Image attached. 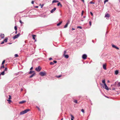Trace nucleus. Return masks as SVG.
<instances>
[{
  "instance_id": "obj_1",
  "label": "nucleus",
  "mask_w": 120,
  "mask_h": 120,
  "mask_svg": "<svg viewBox=\"0 0 120 120\" xmlns=\"http://www.w3.org/2000/svg\"><path fill=\"white\" fill-rule=\"evenodd\" d=\"M40 75L41 76H44L46 75V73L45 71L41 72L39 73Z\"/></svg>"
},
{
  "instance_id": "obj_2",
  "label": "nucleus",
  "mask_w": 120,
  "mask_h": 120,
  "mask_svg": "<svg viewBox=\"0 0 120 120\" xmlns=\"http://www.w3.org/2000/svg\"><path fill=\"white\" fill-rule=\"evenodd\" d=\"M41 69V68L40 66H39L38 67L36 68L35 70L38 72H39L40 71Z\"/></svg>"
},
{
  "instance_id": "obj_3",
  "label": "nucleus",
  "mask_w": 120,
  "mask_h": 120,
  "mask_svg": "<svg viewBox=\"0 0 120 120\" xmlns=\"http://www.w3.org/2000/svg\"><path fill=\"white\" fill-rule=\"evenodd\" d=\"M20 35V33L18 34L17 35H16L15 36L13 37V39H15L16 38H18L19 36Z\"/></svg>"
},
{
  "instance_id": "obj_4",
  "label": "nucleus",
  "mask_w": 120,
  "mask_h": 120,
  "mask_svg": "<svg viewBox=\"0 0 120 120\" xmlns=\"http://www.w3.org/2000/svg\"><path fill=\"white\" fill-rule=\"evenodd\" d=\"M87 57V56L86 55L84 54L82 56V57L83 59H86Z\"/></svg>"
},
{
  "instance_id": "obj_5",
  "label": "nucleus",
  "mask_w": 120,
  "mask_h": 120,
  "mask_svg": "<svg viewBox=\"0 0 120 120\" xmlns=\"http://www.w3.org/2000/svg\"><path fill=\"white\" fill-rule=\"evenodd\" d=\"M25 113H26L25 112V110H24L20 112V114L21 115H23Z\"/></svg>"
},
{
  "instance_id": "obj_6",
  "label": "nucleus",
  "mask_w": 120,
  "mask_h": 120,
  "mask_svg": "<svg viewBox=\"0 0 120 120\" xmlns=\"http://www.w3.org/2000/svg\"><path fill=\"white\" fill-rule=\"evenodd\" d=\"M103 67L104 69L106 70V64H103Z\"/></svg>"
},
{
  "instance_id": "obj_7",
  "label": "nucleus",
  "mask_w": 120,
  "mask_h": 120,
  "mask_svg": "<svg viewBox=\"0 0 120 120\" xmlns=\"http://www.w3.org/2000/svg\"><path fill=\"white\" fill-rule=\"evenodd\" d=\"M112 47H113V48H115V49H118V50H119V48H118V47H116V46L115 45H112Z\"/></svg>"
},
{
  "instance_id": "obj_8",
  "label": "nucleus",
  "mask_w": 120,
  "mask_h": 120,
  "mask_svg": "<svg viewBox=\"0 0 120 120\" xmlns=\"http://www.w3.org/2000/svg\"><path fill=\"white\" fill-rule=\"evenodd\" d=\"M104 85L105 86V89L107 90H109V88L106 85V84H104Z\"/></svg>"
},
{
  "instance_id": "obj_9",
  "label": "nucleus",
  "mask_w": 120,
  "mask_h": 120,
  "mask_svg": "<svg viewBox=\"0 0 120 120\" xmlns=\"http://www.w3.org/2000/svg\"><path fill=\"white\" fill-rule=\"evenodd\" d=\"M56 8H54L52 9L51 11L50 12L51 13H53L54 11L56 10Z\"/></svg>"
},
{
  "instance_id": "obj_10",
  "label": "nucleus",
  "mask_w": 120,
  "mask_h": 120,
  "mask_svg": "<svg viewBox=\"0 0 120 120\" xmlns=\"http://www.w3.org/2000/svg\"><path fill=\"white\" fill-rule=\"evenodd\" d=\"M69 23V22H68L65 25V26H64V28H67L68 26V24Z\"/></svg>"
},
{
  "instance_id": "obj_11",
  "label": "nucleus",
  "mask_w": 120,
  "mask_h": 120,
  "mask_svg": "<svg viewBox=\"0 0 120 120\" xmlns=\"http://www.w3.org/2000/svg\"><path fill=\"white\" fill-rule=\"evenodd\" d=\"M110 17V15L108 13H107V14H106L105 17H107L108 18H109Z\"/></svg>"
},
{
  "instance_id": "obj_12",
  "label": "nucleus",
  "mask_w": 120,
  "mask_h": 120,
  "mask_svg": "<svg viewBox=\"0 0 120 120\" xmlns=\"http://www.w3.org/2000/svg\"><path fill=\"white\" fill-rule=\"evenodd\" d=\"M0 37L2 38H4V34H1L0 35Z\"/></svg>"
},
{
  "instance_id": "obj_13",
  "label": "nucleus",
  "mask_w": 120,
  "mask_h": 120,
  "mask_svg": "<svg viewBox=\"0 0 120 120\" xmlns=\"http://www.w3.org/2000/svg\"><path fill=\"white\" fill-rule=\"evenodd\" d=\"M32 36L33 37V39L34 40H35V41H36V40H35V37H36V35H33Z\"/></svg>"
},
{
  "instance_id": "obj_14",
  "label": "nucleus",
  "mask_w": 120,
  "mask_h": 120,
  "mask_svg": "<svg viewBox=\"0 0 120 120\" xmlns=\"http://www.w3.org/2000/svg\"><path fill=\"white\" fill-rule=\"evenodd\" d=\"M26 102V101H21L19 103V104H22L23 103H24Z\"/></svg>"
},
{
  "instance_id": "obj_15",
  "label": "nucleus",
  "mask_w": 120,
  "mask_h": 120,
  "mask_svg": "<svg viewBox=\"0 0 120 120\" xmlns=\"http://www.w3.org/2000/svg\"><path fill=\"white\" fill-rule=\"evenodd\" d=\"M35 75V73H34L33 74L31 75L29 77L30 78H31L32 77L34 76Z\"/></svg>"
},
{
  "instance_id": "obj_16",
  "label": "nucleus",
  "mask_w": 120,
  "mask_h": 120,
  "mask_svg": "<svg viewBox=\"0 0 120 120\" xmlns=\"http://www.w3.org/2000/svg\"><path fill=\"white\" fill-rule=\"evenodd\" d=\"M70 115L71 117V120H74L73 119L74 118V116L72 114H70Z\"/></svg>"
},
{
  "instance_id": "obj_17",
  "label": "nucleus",
  "mask_w": 120,
  "mask_h": 120,
  "mask_svg": "<svg viewBox=\"0 0 120 120\" xmlns=\"http://www.w3.org/2000/svg\"><path fill=\"white\" fill-rule=\"evenodd\" d=\"M62 23V21H61L59 23L57 24V25L58 26H59Z\"/></svg>"
},
{
  "instance_id": "obj_18",
  "label": "nucleus",
  "mask_w": 120,
  "mask_h": 120,
  "mask_svg": "<svg viewBox=\"0 0 120 120\" xmlns=\"http://www.w3.org/2000/svg\"><path fill=\"white\" fill-rule=\"evenodd\" d=\"M119 72L118 71V70H116L115 71V74L116 75H117L118 73Z\"/></svg>"
},
{
  "instance_id": "obj_19",
  "label": "nucleus",
  "mask_w": 120,
  "mask_h": 120,
  "mask_svg": "<svg viewBox=\"0 0 120 120\" xmlns=\"http://www.w3.org/2000/svg\"><path fill=\"white\" fill-rule=\"evenodd\" d=\"M4 75V71H3V72H2L0 74V76L2 75Z\"/></svg>"
},
{
  "instance_id": "obj_20",
  "label": "nucleus",
  "mask_w": 120,
  "mask_h": 120,
  "mask_svg": "<svg viewBox=\"0 0 120 120\" xmlns=\"http://www.w3.org/2000/svg\"><path fill=\"white\" fill-rule=\"evenodd\" d=\"M64 56L67 59L69 57V56L68 55H65Z\"/></svg>"
},
{
  "instance_id": "obj_21",
  "label": "nucleus",
  "mask_w": 120,
  "mask_h": 120,
  "mask_svg": "<svg viewBox=\"0 0 120 120\" xmlns=\"http://www.w3.org/2000/svg\"><path fill=\"white\" fill-rule=\"evenodd\" d=\"M7 101H8V103L9 104H10L11 101L10 99H8L7 100Z\"/></svg>"
},
{
  "instance_id": "obj_22",
  "label": "nucleus",
  "mask_w": 120,
  "mask_h": 120,
  "mask_svg": "<svg viewBox=\"0 0 120 120\" xmlns=\"http://www.w3.org/2000/svg\"><path fill=\"white\" fill-rule=\"evenodd\" d=\"M30 110L29 109H26L25 110V112L26 113L29 111Z\"/></svg>"
},
{
  "instance_id": "obj_23",
  "label": "nucleus",
  "mask_w": 120,
  "mask_h": 120,
  "mask_svg": "<svg viewBox=\"0 0 120 120\" xmlns=\"http://www.w3.org/2000/svg\"><path fill=\"white\" fill-rule=\"evenodd\" d=\"M4 68V65H1V66L0 68V69H2V68Z\"/></svg>"
},
{
  "instance_id": "obj_24",
  "label": "nucleus",
  "mask_w": 120,
  "mask_h": 120,
  "mask_svg": "<svg viewBox=\"0 0 120 120\" xmlns=\"http://www.w3.org/2000/svg\"><path fill=\"white\" fill-rule=\"evenodd\" d=\"M58 1H57L56 0H53L52 2V3H56V2H58Z\"/></svg>"
},
{
  "instance_id": "obj_25",
  "label": "nucleus",
  "mask_w": 120,
  "mask_h": 120,
  "mask_svg": "<svg viewBox=\"0 0 120 120\" xmlns=\"http://www.w3.org/2000/svg\"><path fill=\"white\" fill-rule=\"evenodd\" d=\"M73 102H75V103H77V100H74L73 101Z\"/></svg>"
},
{
  "instance_id": "obj_26",
  "label": "nucleus",
  "mask_w": 120,
  "mask_h": 120,
  "mask_svg": "<svg viewBox=\"0 0 120 120\" xmlns=\"http://www.w3.org/2000/svg\"><path fill=\"white\" fill-rule=\"evenodd\" d=\"M102 83L104 84H106L105 83V79L102 80Z\"/></svg>"
},
{
  "instance_id": "obj_27",
  "label": "nucleus",
  "mask_w": 120,
  "mask_h": 120,
  "mask_svg": "<svg viewBox=\"0 0 120 120\" xmlns=\"http://www.w3.org/2000/svg\"><path fill=\"white\" fill-rule=\"evenodd\" d=\"M61 76H62V75H60L59 76L57 75V76H56V77L57 78H59L60 77H61Z\"/></svg>"
},
{
  "instance_id": "obj_28",
  "label": "nucleus",
  "mask_w": 120,
  "mask_h": 120,
  "mask_svg": "<svg viewBox=\"0 0 120 120\" xmlns=\"http://www.w3.org/2000/svg\"><path fill=\"white\" fill-rule=\"evenodd\" d=\"M7 38H5L4 39V42H6L7 41Z\"/></svg>"
},
{
  "instance_id": "obj_29",
  "label": "nucleus",
  "mask_w": 120,
  "mask_h": 120,
  "mask_svg": "<svg viewBox=\"0 0 120 120\" xmlns=\"http://www.w3.org/2000/svg\"><path fill=\"white\" fill-rule=\"evenodd\" d=\"M34 72V71H30V72L29 73V74H31L33 73Z\"/></svg>"
},
{
  "instance_id": "obj_30",
  "label": "nucleus",
  "mask_w": 120,
  "mask_h": 120,
  "mask_svg": "<svg viewBox=\"0 0 120 120\" xmlns=\"http://www.w3.org/2000/svg\"><path fill=\"white\" fill-rule=\"evenodd\" d=\"M5 60H4L2 62V64H1V65H4V64L5 63Z\"/></svg>"
},
{
  "instance_id": "obj_31",
  "label": "nucleus",
  "mask_w": 120,
  "mask_h": 120,
  "mask_svg": "<svg viewBox=\"0 0 120 120\" xmlns=\"http://www.w3.org/2000/svg\"><path fill=\"white\" fill-rule=\"evenodd\" d=\"M60 5L61 6L62 5L60 3V2H59L57 4V6H59Z\"/></svg>"
},
{
  "instance_id": "obj_32",
  "label": "nucleus",
  "mask_w": 120,
  "mask_h": 120,
  "mask_svg": "<svg viewBox=\"0 0 120 120\" xmlns=\"http://www.w3.org/2000/svg\"><path fill=\"white\" fill-rule=\"evenodd\" d=\"M117 86L118 87H119L120 86V82H118V83Z\"/></svg>"
},
{
  "instance_id": "obj_33",
  "label": "nucleus",
  "mask_w": 120,
  "mask_h": 120,
  "mask_svg": "<svg viewBox=\"0 0 120 120\" xmlns=\"http://www.w3.org/2000/svg\"><path fill=\"white\" fill-rule=\"evenodd\" d=\"M108 1V0H105L104 1V4H105L106 2H107Z\"/></svg>"
},
{
  "instance_id": "obj_34",
  "label": "nucleus",
  "mask_w": 120,
  "mask_h": 120,
  "mask_svg": "<svg viewBox=\"0 0 120 120\" xmlns=\"http://www.w3.org/2000/svg\"><path fill=\"white\" fill-rule=\"evenodd\" d=\"M77 27V28H80L81 29H82V27L81 26H78Z\"/></svg>"
},
{
  "instance_id": "obj_35",
  "label": "nucleus",
  "mask_w": 120,
  "mask_h": 120,
  "mask_svg": "<svg viewBox=\"0 0 120 120\" xmlns=\"http://www.w3.org/2000/svg\"><path fill=\"white\" fill-rule=\"evenodd\" d=\"M14 29L15 30H17V26H15L14 27Z\"/></svg>"
},
{
  "instance_id": "obj_36",
  "label": "nucleus",
  "mask_w": 120,
  "mask_h": 120,
  "mask_svg": "<svg viewBox=\"0 0 120 120\" xmlns=\"http://www.w3.org/2000/svg\"><path fill=\"white\" fill-rule=\"evenodd\" d=\"M7 68H5L4 71V72L5 71H7Z\"/></svg>"
},
{
  "instance_id": "obj_37",
  "label": "nucleus",
  "mask_w": 120,
  "mask_h": 120,
  "mask_svg": "<svg viewBox=\"0 0 120 120\" xmlns=\"http://www.w3.org/2000/svg\"><path fill=\"white\" fill-rule=\"evenodd\" d=\"M8 99H11V96L10 95H9Z\"/></svg>"
},
{
  "instance_id": "obj_38",
  "label": "nucleus",
  "mask_w": 120,
  "mask_h": 120,
  "mask_svg": "<svg viewBox=\"0 0 120 120\" xmlns=\"http://www.w3.org/2000/svg\"><path fill=\"white\" fill-rule=\"evenodd\" d=\"M15 57H17L18 56V55L17 54H15Z\"/></svg>"
},
{
  "instance_id": "obj_39",
  "label": "nucleus",
  "mask_w": 120,
  "mask_h": 120,
  "mask_svg": "<svg viewBox=\"0 0 120 120\" xmlns=\"http://www.w3.org/2000/svg\"><path fill=\"white\" fill-rule=\"evenodd\" d=\"M81 111L83 112V113L84 112V110L83 109H82L81 110Z\"/></svg>"
},
{
  "instance_id": "obj_40",
  "label": "nucleus",
  "mask_w": 120,
  "mask_h": 120,
  "mask_svg": "<svg viewBox=\"0 0 120 120\" xmlns=\"http://www.w3.org/2000/svg\"><path fill=\"white\" fill-rule=\"evenodd\" d=\"M89 23L90 26H91V21H90L89 22Z\"/></svg>"
},
{
  "instance_id": "obj_41",
  "label": "nucleus",
  "mask_w": 120,
  "mask_h": 120,
  "mask_svg": "<svg viewBox=\"0 0 120 120\" xmlns=\"http://www.w3.org/2000/svg\"><path fill=\"white\" fill-rule=\"evenodd\" d=\"M54 64V63L52 62H51L50 63V64L51 65H53Z\"/></svg>"
},
{
  "instance_id": "obj_42",
  "label": "nucleus",
  "mask_w": 120,
  "mask_h": 120,
  "mask_svg": "<svg viewBox=\"0 0 120 120\" xmlns=\"http://www.w3.org/2000/svg\"><path fill=\"white\" fill-rule=\"evenodd\" d=\"M66 51H64V55H65V54H66Z\"/></svg>"
},
{
  "instance_id": "obj_43",
  "label": "nucleus",
  "mask_w": 120,
  "mask_h": 120,
  "mask_svg": "<svg viewBox=\"0 0 120 120\" xmlns=\"http://www.w3.org/2000/svg\"><path fill=\"white\" fill-rule=\"evenodd\" d=\"M19 22L21 24H23V22H22V21L21 20H20Z\"/></svg>"
},
{
  "instance_id": "obj_44",
  "label": "nucleus",
  "mask_w": 120,
  "mask_h": 120,
  "mask_svg": "<svg viewBox=\"0 0 120 120\" xmlns=\"http://www.w3.org/2000/svg\"><path fill=\"white\" fill-rule=\"evenodd\" d=\"M90 4H94V2H93L92 1H90Z\"/></svg>"
},
{
  "instance_id": "obj_45",
  "label": "nucleus",
  "mask_w": 120,
  "mask_h": 120,
  "mask_svg": "<svg viewBox=\"0 0 120 120\" xmlns=\"http://www.w3.org/2000/svg\"><path fill=\"white\" fill-rule=\"evenodd\" d=\"M44 5V4H42L41 6V8H43Z\"/></svg>"
},
{
  "instance_id": "obj_46",
  "label": "nucleus",
  "mask_w": 120,
  "mask_h": 120,
  "mask_svg": "<svg viewBox=\"0 0 120 120\" xmlns=\"http://www.w3.org/2000/svg\"><path fill=\"white\" fill-rule=\"evenodd\" d=\"M84 12V11H82V13H81V15H82V16L83 15V13Z\"/></svg>"
},
{
  "instance_id": "obj_47",
  "label": "nucleus",
  "mask_w": 120,
  "mask_h": 120,
  "mask_svg": "<svg viewBox=\"0 0 120 120\" xmlns=\"http://www.w3.org/2000/svg\"><path fill=\"white\" fill-rule=\"evenodd\" d=\"M53 62L54 63H56L57 62V61L56 60H54L53 61Z\"/></svg>"
},
{
  "instance_id": "obj_48",
  "label": "nucleus",
  "mask_w": 120,
  "mask_h": 120,
  "mask_svg": "<svg viewBox=\"0 0 120 120\" xmlns=\"http://www.w3.org/2000/svg\"><path fill=\"white\" fill-rule=\"evenodd\" d=\"M90 13L91 14V15L92 16H93V13H92V12H90Z\"/></svg>"
},
{
  "instance_id": "obj_49",
  "label": "nucleus",
  "mask_w": 120,
  "mask_h": 120,
  "mask_svg": "<svg viewBox=\"0 0 120 120\" xmlns=\"http://www.w3.org/2000/svg\"><path fill=\"white\" fill-rule=\"evenodd\" d=\"M31 3L33 4H34V1H32Z\"/></svg>"
},
{
  "instance_id": "obj_50",
  "label": "nucleus",
  "mask_w": 120,
  "mask_h": 120,
  "mask_svg": "<svg viewBox=\"0 0 120 120\" xmlns=\"http://www.w3.org/2000/svg\"><path fill=\"white\" fill-rule=\"evenodd\" d=\"M4 41H3V42H2V43H1V44H3L4 43Z\"/></svg>"
},
{
  "instance_id": "obj_51",
  "label": "nucleus",
  "mask_w": 120,
  "mask_h": 120,
  "mask_svg": "<svg viewBox=\"0 0 120 120\" xmlns=\"http://www.w3.org/2000/svg\"><path fill=\"white\" fill-rule=\"evenodd\" d=\"M52 58H50L49 59V60H52Z\"/></svg>"
},
{
  "instance_id": "obj_52",
  "label": "nucleus",
  "mask_w": 120,
  "mask_h": 120,
  "mask_svg": "<svg viewBox=\"0 0 120 120\" xmlns=\"http://www.w3.org/2000/svg\"><path fill=\"white\" fill-rule=\"evenodd\" d=\"M37 107V108H38V110L39 111H40V108L38 107Z\"/></svg>"
},
{
  "instance_id": "obj_53",
  "label": "nucleus",
  "mask_w": 120,
  "mask_h": 120,
  "mask_svg": "<svg viewBox=\"0 0 120 120\" xmlns=\"http://www.w3.org/2000/svg\"><path fill=\"white\" fill-rule=\"evenodd\" d=\"M33 69V67H31V68H30V70H32V69Z\"/></svg>"
},
{
  "instance_id": "obj_54",
  "label": "nucleus",
  "mask_w": 120,
  "mask_h": 120,
  "mask_svg": "<svg viewBox=\"0 0 120 120\" xmlns=\"http://www.w3.org/2000/svg\"><path fill=\"white\" fill-rule=\"evenodd\" d=\"M81 0L83 3H84V0Z\"/></svg>"
},
{
  "instance_id": "obj_55",
  "label": "nucleus",
  "mask_w": 120,
  "mask_h": 120,
  "mask_svg": "<svg viewBox=\"0 0 120 120\" xmlns=\"http://www.w3.org/2000/svg\"><path fill=\"white\" fill-rule=\"evenodd\" d=\"M72 30H75V28H72Z\"/></svg>"
},
{
  "instance_id": "obj_56",
  "label": "nucleus",
  "mask_w": 120,
  "mask_h": 120,
  "mask_svg": "<svg viewBox=\"0 0 120 120\" xmlns=\"http://www.w3.org/2000/svg\"><path fill=\"white\" fill-rule=\"evenodd\" d=\"M16 31L15 32V33L16 34L17 33V30H16Z\"/></svg>"
},
{
  "instance_id": "obj_57",
  "label": "nucleus",
  "mask_w": 120,
  "mask_h": 120,
  "mask_svg": "<svg viewBox=\"0 0 120 120\" xmlns=\"http://www.w3.org/2000/svg\"><path fill=\"white\" fill-rule=\"evenodd\" d=\"M35 7L36 8H38V6H36Z\"/></svg>"
},
{
  "instance_id": "obj_58",
  "label": "nucleus",
  "mask_w": 120,
  "mask_h": 120,
  "mask_svg": "<svg viewBox=\"0 0 120 120\" xmlns=\"http://www.w3.org/2000/svg\"><path fill=\"white\" fill-rule=\"evenodd\" d=\"M85 17H86V16H84L83 17L84 18H85Z\"/></svg>"
},
{
  "instance_id": "obj_59",
  "label": "nucleus",
  "mask_w": 120,
  "mask_h": 120,
  "mask_svg": "<svg viewBox=\"0 0 120 120\" xmlns=\"http://www.w3.org/2000/svg\"><path fill=\"white\" fill-rule=\"evenodd\" d=\"M118 0L119 1V2H120V0Z\"/></svg>"
},
{
  "instance_id": "obj_60",
  "label": "nucleus",
  "mask_w": 120,
  "mask_h": 120,
  "mask_svg": "<svg viewBox=\"0 0 120 120\" xmlns=\"http://www.w3.org/2000/svg\"><path fill=\"white\" fill-rule=\"evenodd\" d=\"M63 118H62L61 119V120H63Z\"/></svg>"
},
{
  "instance_id": "obj_61",
  "label": "nucleus",
  "mask_w": 120,
  "mask_h": 120,
  "mask_svg": "<svg viewBox=\"0 0 120 120\" xmlns=\"http://www.w3.org/2000/svg\"><path fill=\"white\" fill-rule=\"evenodd\" d=\"M22 89L21 90L22 91Z\"/></svg>"
},
{
  "instance_id": "obj_62",
  "label": "nucleus",
  "mask_w": 120,
  "mask_h": 120,
  "mask_svg": "<svg viewBox=\"0 0 120 120\" xmlns=\"http://www.w3.org/2000/svg\"><path fill=\"white\" fill-rule=\"evenodd\" d=\"M108 82H109V81H108Z\"/></svg>"
}]
</instances>
